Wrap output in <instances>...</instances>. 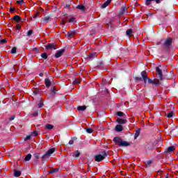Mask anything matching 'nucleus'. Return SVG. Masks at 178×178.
Masks as SVG:
<instances>
[{
    "instance_id": "0eeeda50",
    "label": "nucleus",
    "mask_w": 178,
    "mask_h": 178,
    "mask_svg": "<svg viewBox=\"0 0 178 178\" xmlns=\"http://www.w3.org/2000/svg\"><path fill=\"white\" fill-rule=\"evenodd\" d=\"M63 54H65V49H60L56 53L55 56L56 58H60Z\"/></svg>"
},
{
    "instance_id": "49530a36",
    "label": "nucleus",
    "mask_w": 178,
    "mask_h": 178,
    "mask_svg": "<svg viewBox=\"0 0 178 178\" xmlns=\"http://www.w3.org/2000/svg\"><path fill=\"white\" fill-rule=\"evenodd\" d=\"M55 172H58V169H53L50 171V173H55Z\"/></svg>"
},
{
    "instance_id": "a878e982",
    "label": "nucleus",
    "mask_w": 178,
    "mask_h": 178,
    "mask_svg": "<svg viewBox=\"0 0 178 178\" xmlns=\"http://www.w3.org/2000/svg\"><path fill=\"white\" fill-rule=\"evenodd\" d=\"M69 23H71L72 24H74L76 22V18L72 17L68 20Z\"/></svg>"
},
{
    "instance_id": "2f4dec72",
    "label": "nucleus",
    "mask_w": 178,
    "mask_h": 178,
    "mask_svg": "<svg viewBox=\"0 0 178 178\" xmlns=\"http://www.w3.org/2000/svg\"><path fill=\"white\" fill-rule=\"evenodd\" d=\"M92 131H94V130H92V129H91V128L86 129V132L88 133V134H91V133H92Z\"/></svg>"
},
{
    "instance_id": "09e8293b",
    "label": "nucleus",
    "mask_w": 178,
    "mask_h": 178,
    "mask_svg": "<svg viewBox=\"0 0 178 178\" xmlns=\"http://www.w3.org/2000/svg\"><path fill=\"white\" fill-rule=\"evenodd\" d=\"M9 120H10V121L15 120V115L11 116V117L9 118Z\"/></svg>"
},
{
    "instance_id": "5701e85b",
    "label": "nucleus",
    "mask_w": 178,
    "mask_h": 178,
    "mask_svg": "<svg viewBox=\"0 0 178 178\" xmlns=\"http://www.w3.org/2000/svg\"><path fill=\"white\" fill-rule=\"evenodd\" d=\"M106 23L107 26H111V25H112V23H113V19H108L106 21Z\"/></svg>"
},
{
    "instance_id": "4be33fe9",
    "label": "nucleus",
    "mask_w": 178,
    "mask_h": 178,
    "mask_svg": "<svg viewBox=\"0 0 178 178\" xmlns=\"http://www.w3.org/2000/svg\"><path fill=\"white\" fill-rule=\"evenodd\" d=\"M138 136H140V129H138L136 132H135V135H134V139H137V138L138 137Z\"/></svg>"
},
{
    "instance_id": "f03ea898",
    "label": "nucleus",
    "mask_w": 178,
    "mask_h": 178,
    "mask_svg": "<svg viewBox=\"0 0 178 178\" xmlns=\"http://www.w3.org/2000/svg\"><path fill=\"white\" fill-rule=\"evenodd\" d=\"M108 156V152L106 151L102 152V154H97L95 156V161L96 162H101V161H104L105 158Z\"/></svg>"
},
{
    "instance_id": "412c9836",
    "label": "nucleus",
    "mask_w": 178,
    "mask_h": 178,
    "mask_svg": "<svg viewBox=\"0 0 178 178\" xmlns=\"http://www.w3.org/2000/svg\"><path fill=\"white\" fill-rule=\"evenodd\" d=\"M72 156H74L75 158H79L80 156V152L76 151L74 153H72Z\"/></svg>"
},
{
    "instance_id": "bb28decb",
    "label": "nucleus",
    "mask_w": 178,
    "mask_h": 178,
    "mask_svg": "<svg viewBox=\"0 0 178 178\" xmlns=\"http://www.w3.org/2000/svg\"><path fill=\"white\" fill-rule=\"evenodd\" d=\"M31 159V154H29L28 155L26 156L24 161H29Z\"/></svg>"
},
{
    "instance_id": "6ab92c4d",
    "label": "nucleus",
    "mask_w": 178,
    "mask_h": 178,
    "mask_svg": "<svg viewBox=\"0 0 178 178\" xmlns=\"http://www.w3.org/2000/svg\"><path fill=\"white\" fill-rule=\"evenodd\" d=\"M46 87H51V81L49 79H45Z\"/></svg>"
},
{
    "instance_id": "4d7b16f0",
    "label": "nucleus",
    "mask_w": 178,
    "mask_h": 178,
    "mask_svg": "<svg viewBox=\"0 0 178 178\" xmlns=\"http://www.w3.org/2000/svg\"><path fill=\"white\" fill-rule=\"evenodd\" d=\"M17 30H20V26H17Z\"/></svg>"
},
{
    "instance_id": "c85d7f7f",
    "label": "nucleus",
    "mask_w": 178,
    "mask_h": 178,
    "mask_svg": "<svg viewBox=\"0 0 178 178\" xmlns=\"http://www.w3.org/2000/svg\"><path fill=\"white\" fill-rule=\"evenodd\" d=\"M117 115L118 116H120V118H122V117H123V116H124V113H123V112H121V111H118V112H117Z\"/></svg>"
},
{
    "instance_id": "5fc2aeb1",
    "label": "nucleus",
    "mask_w": 178,
    "mask_h": 178,
    "mask_svg": "<svg viewBox=\"0 0 178 178\" xmlns=\"http://www.w3.org/2000/svg\"><path fill=\"white\" fill-rule=\"evenodd\" d=\"M15 8H10L11 12H15Z\"/></svg>"
},
{
    "instance_id": "a19ab883",
    "label": "nucleus",
    "mask_w": 178,
    "mask_h": 178,
    "mask_svg": "<svg viewBox=\"0 0 178 178\" xmlns=\"http://www.w3.org/2000/svg\"><path fill=\"white\" fill-rule=\"evenodd\" d=\"M33 34V30H29L27 33L28 37H30V35H32Z\"/></svg>"
},
{
    "instance_id": "39448f33",
    "label": "nucleus",
    "mask_w": 178,
    "mask_h": 178,
    "mask_svg": "<svg viewBox=\"0 0 178 178\" xmlns=\"http://www.w3.org/2000/svg\"><path fill=\"white\" fill-rule=\"evenodd\" d=\"M161 42L163 43V45L165 49H168L170 47V45H172V38H168L166 39H163L161 40Z\"/></svg>"
},
{
    "instance_id": "20e7f679",
    "label": "nucleus",
    "mask_w": 178,
    "mask_h": 178,
    "mask_svg": "<svg viewBox=\"0 0 178 178\" xmlns=\"http://www.w3.org/2000/svg\"><path fill=\"white\" fill-rule=\"evenodd\" d=\"M55 151H56V148L53 147L51 149H49V150H47V152L42 156V159H43V161H45V159H49V156H51V155H52V154H54V152H55Z\"/></svg>"
},
{
    "instance_id": "4c0bfd02",
    "label": "nucleus",
    "mask_w": 178,
    "mask_h": 178,
    "mask_svg": "<svg viewBox=\"0 0 178 178\" xmlns=\"http://www.w3.org/2000/svg\"><path fill=\"white\" fill-rule=\"evenodd\" d=\"M29 140H31V135L27 136L25 138H24V141H27Z\"/></svg>"
},
{
    "instance_id": "b1692460",
    "label": "nucleus",
    "mask_w": 178,
    "mask_h": 178,
    "mask_svg": "<svg viewBox=\"0 0 178 178\" xmlns=\"http://www.w3.org/2000/svg\"><path fill=\"white\" fill-rule=\"evenodd\" d=\"M175 149H176V147L175 146H170L168 148V152H173V151H175Z\"/></svg>"
},
{
    "instance_id": "e433bc0d",
    "label": "nucleus",
    "mask_w": 178,
    "mask_h": 178,
    "mask_svg": "<svg viewBox=\"0 0 178 178\" xmlns=\"http://www.w3.org/2000/svg\"><path fill=\"white\" fill-rule=\"evenodd\" d=\"M38 135V132L37 131H33L31 133V136H33V137H35Z\"/></svg>"
},
{
    "instance_id": "8fccbe9b",
    "label": "nucleus",
    "mask_w": 178,
    "mask_h": 178,
    "mask_svg": "<svg viewBox=\"0 0 178 178\" xmlns=\"http://www.w3.org/2000/svg\"><path fill=\"white\" fill-rule=\"evenodd\" d=\"M74 84H80L79 81L75 80L74 81Z\"/></svg>"
},
{
    "instance_id": "de8ad7c7",
    "label": "nucleus",
    "mask_w": 178,
    "mask_h": 178,
    "mask_svg": "<svg viewBox=\"0 0 178 178\" xmlns=\"http://www.w3.org/2000/svg\"><path fill=\"white\" fill-rule=\"evenodd\" d=\"M136 80H137V81H141L143 80V78H141V77H136Z\"/></svg>"
},
{
    "instance_id": "9d476101",
    "label": "nucleus",
    "mask_w": 178,
    "mask_h": 178,
    "mask_svg": "<svg viewBox=\"0 0 178 178\" xmlns=\"http://www.w3.org/2000/svg\"><path fill=\"white\" fill-rule=\"evenodd\" d=\"M95 58H97V54L95 53L90 54L89 56H88V59H89V60H92V59H95Z\"/></svg>"
},
{
    "instance_id": "6e6552de",
    "label": "nucleus",
    "mask_w": 178,
    "mask_h": 178,
    "mask_svg": "<svg viewBox=\"0 0 178 178\" xmlns=\"http://www.w3.org/2000/svg\"><path fill=\"white\" fill-rule=\"evenodd\" d=\"M117 122H118V123H119L120 124H126V123H127V120H126V119H122V118H118V119H117Z\"/></svg>"
},
{
    "instance_id": "f257e3e1",
    "label": "nucleus",
    "mask_w": 178,
    "mask_h": 178,
    "mask_svg": "<svg viewBox=\"0 0 178 178\" xmlns=\"http://www.w3.org/2000/svg\"><path fill=\"white\" fill-rule=\"evenodd\" d=\"M113 141L118 144L119 147H129L130 143L127 141H123L120 137H115L113 138Z\"/></svg>"
},
{
    "instance_id": "cd10ccee",
    "label": "nucleus",
    "mask_w": 178,
    "mask_h": 178,
    "mask_svg": "<svg viewBox=\"0 0 178 178\" xmlns=\"http://www.w3.org/2000/svg\"><path fill=\"white\" fill-rule=\"evenodd\" d=\"M87 107L86 106H81L78 107V111H86Z\"/></svg>"
},
{
    "instance_id": "6e6d98bb",
    "label": "nucleus",
    "mask_w": 178,
    "mask_h": 178,
    "mask_svg": "<svg viewBox=\"0 0 178 178\" xmlns=\"http://www.w3.org/2000/svg\"><path fill=\"white\" fill-rule=\"evenodd\" d=\"M39 76H40V77H42V76H44V74L40 73V74H39Z\"/></svg>"
},
{
    "instance_id": "f8f14e48",
    "label": "nucleus",
    "mask_w": 178,
    "mask_h": 178,
    "mask_svg": "<svg viewBox=\"0 0 178 178\" xmlns=\"http://www.w3.org/2000/svg\"><path fill=\"white\" fill-rule=\"evenodd\" d=\"M112 2V0H107L103 5H102V9H105L106 6H108L109 3Z\"/></svg>"
},
{
    "instance_id": "2eb2a0df",
    "label": "nucleus",
    "mask_w": 178,
    "mask_h": 178,
    "mask_svg": "<svg viewBox=\"0 0 178 178\" xmlns=\"http://www.w3.org/2000/svg\"><path fill=\"white\" fill-rule=\"evenodd\" d=\"M46 49H55V44H49L46 46Z\"/></svg>"
},
{
    "instance_id": "72a5a7b5",
    "label": "nucleus",
    "mask_w": 178,
    "mask_h": 178,
    "mask_svg": "<svg viewBox=\"0 0 178 178\" xmlns=\"http://www.w3.org/2000/svg\"><path fill=\"white\" fill-rule=\"evenodd\" d=\"M146 148H147L149 151H152V149H154V146L152 145H149Z\"/></svg>"
},
{
    "instance_id": "37998d69",
    "label": "nucleus",
    "mask_w": 178,
    "mask_h": 178,
    "mask_svg": "<svg viewBox=\"0 0 178 178\" xmlns=\"http://www.w3.org/2000/svg\"><path fill=\"white\" fill-rule=\"evenodd\" d=\"M11 54H16V47H13L11 49Z\"/></svg>"
},
{
    "instance_id": "aec40b11",
    "label": "nucleus",
    "mask_w": 178,
    "mask_h": 178,
    "mask_svg": "<svg viewBox=\"0 0 178 178\" xmlns=\"http://www.w3.org/2000/svg\"><path fill=\"white\" fill-rule=\"evenodd\" d=\"M47 130H52V129H54V125L51 124H47L45 126Z\"/></svg>"
},
{
    "instance_id": "423d86ee",
    "label": "nucleus",
    "mask_w": 178,
    "mask_h": 178,
    "mask_svg": "<svg viewBox=\"0 0 178 178\" xmlns=\"http://www.w3.org/2000/svg\"><path fill=\"white\" fill-rule=\"evenodd\" d=\"M156 72L157 73V74H159V77L160 79V80H163V75L162 74V70H161V68H159V67H156Z\"/></svg>"
},
{
    "instance_id": "9b49d317",
    "label": "nucleus",
    "mask_w": 178,
    "mask_h": 178,
    "mask_svg": "<svg viewBox=\"0 0 178 178\" xmlns=\"http://www.w3.org/2000/svg\"><path fill=\"white\" fill-rule=\"evenodd\" d=\"M76 34V32L74 31H71L67 33V37L69 38H73V36Z\"/></svg>"
},
{
    "instance_id": "393cba45",
    "label": "nucleus",
    "mask_w": 178,
    "mask_h": 178,
    "mask_svg": "<svg viewBox=\"0 0 178 178\" xmlns=\"http://www.w3.org/2000/svg\"><path fill=\"white\" fill-rule=\"evenodd\" d=\"M13 19V20H15V22H20L21 20L20 17L19 15H15Z\"/></svg>"
},
{
    "instance_id": "864d4df0",
    "label": "nucleus",
    "mask_w": 178,
    "mask_h": 178,
    "mask_svg": "<svg viewBox=\"0 0 178 178\" xmlns=\"http://www.w3.org/2000/svg\"><path fill=\"white\" fill-rule=\"evenodd\" d=\"M60 24H62L63 26H65V24H66V22L63 20V21L60 22Z\"/></svg>"
},
{
    "instance_id": "dca6fc26",
    "label": "nucleus",
    "mask_w": 178,
    "mask_h": 178,
    "mask_svg": "<svg viewBox=\"0 0 178 178\" xmlns=\"http://www.w3.org/2000/svg\"><path fill=\"white\" fill-rule=\"evenodd\" d=\"M76 9H79V10L84 12V10H86V7H84V6L83 5H79L76 6Z\"/></svg>"
},
{
    "instance_id": "f3484780",
    "label": "nucleus",
    "mask_w": 178,
    "mask_h": 178,
    "mask_svg": "<svg viewBox=\"0 0 178 178\" xmlns=\"http://www.w3.org/2000/svg\"><path fill=\"white\" fill-rule=\"evenodd\" d=\"M126 34L128 37H131V35H133V29H128L126 32Z\"/></svg>"
},
{
    "instance_id": "603ef678",
    "label": "nucleus",
    "mask_w": 178,
    "mask_h": 178,
    "mask_svg": "<svg viewBox=\"0 0 178 178\" xmlns=\"http://www.w3.org/2000/svg\"><path fill=\"white\" fill-rule=\"evenodd\" d=\"M33 116H38V112L33 113Z\"/></svg>"
},
{
    "instance_id": "3c124183",
    "label": "nucleus",
    "mask_w": 178,
    "mask_h": 178,
    "mask_svg": "<svg viewBox=\"0 0 178 178\" xmlns=\"http://www.w3.org/2000/svg\"><path fill=\"white\" fill-rule=\"evenodd\" d=\"M65 8H66L67 9H70V5L66 4V5H65Z\"/></svg>"
},
{
    "instance_id": "a211bd4d",
    "label": "nucleus",
    "mask_w": 178,
    "mask_h": 178,
    "mask_svg": "<svg viewBox=\"0 0 178 178\" xmlns=\"http://www.w3.org/2000/svg\"><path fill=\"white\" fill-rule=\"evenodd\" d=\"M127 11V7L123 6L121 8L120 10V15H123V13H126Z\"/></svg>"
},
{
    "instance_id": "79ce46f5",
    "label": "nucleus",
    "mask_w": 178,
    "mask_h": 178,
    "mask_svg": "<svg viewBox=\"0 0 178 178\" xmlns=\"http://www.w3.org/2000/svg\"><path fill=\"white\" fill-rule=\"evenodd\" d=\"M6 41H7L6 39L1 40H0V44H6Z\"/></svg>"
},
{
    "instance_id": "ddd939ff",
    "label": "nucleus",
    "mask_w": 178,
    "mask_h": 178,
    "mask_svg": "<svg viewBox=\"0 0 178 178\" xmlns=\"http://www.w3.org/2000/svg\"><path fill=\"white\" fill-rule=\"evenodd\" d=\"M115 131L118 132L123 131V127L121 124L116 125Z\"/></svg>"
},
{
    "instance_id": "4468645a",
    "label": "nucleus",
    "mask_w": 178,
    "mask_h": 178,
    "mask_svg": "<svg viewBox=\"0 0 178 178\" xmlns=\"http://www.w3.org/2000/svg\"><path fill=\"white\" fill-rule=\"evenodd\" d=\"M22 175V172L17 170H14V176L15 177H19Z\"/></svg>"
},
{
    "instance_id": "473e14b6",
    "label": "nucleus",
    "mask_w": 178,
    "mask_h": 178,
    "mask_svg": "<svg viewBox=\"0 0 178 178\" xmlns=\"http://www.w3.org/2000/svg\"><path fill=\"white\" fill-rule=\"evenodd\" d=\"M42 58H43V59H47L48 58V55L47 54V53H43L41 54Z\"/></svg>"
},
{
    "instance_id": "7c9ffc66",
    "label": "nucleus",
    "mask_w": 178,
    "mask_h": 178,
    "mask_svg": "<svg viewBox=\"0 0 178 178\" xmlns=\"http://www.w3.org/2000/svg\"><path fill=\"white\" fill-rule=\"evenodd\" d=\"M50 19H51V17L47 16V17H44L43 18V20H44V22H49Z\"/></svg>"
},
{
    "instance_id": "58836bf2",
    "label": "nucleus",
    "mask_w": 178,
    "mask_h": 178,
    "mask_svg": "<svg viewBox=\"0 0 178 178\" xmlns=\"http://www.w3.org/2000/svg\"><path fill=\"white\" fill-rule=\"evenodd\" d=\"M152 164V161L149 160L146 162V165L149 166Z\"/></svg>"
},
{
    "instance_id": "c9c22d12",
    "label": "nucleus",
    "mask_w": 178,
    "mask_h": 178,
    "mask_svg": "<svg viewBox=\"0 0 178 178\" xmlns=\"http://www.w3.org/2000/svg\"><path fill=\"white\" fill-rule=\"evenodd\" d=\"M17 3H18V5H23V3H24V0H19L17 1Z\"/></svg>"
},
{
    "instance_id": "13d9d810",
    "label": "nucleus",
    "mask_w": 178,
    "mask_h": 178,
    "mask_svg": "<svg viewBox=\"0 0 178 178\" xmlns=\"http://www.w3.org/2000/svg\"><path fill=\"white\" fill-rule=\"evenodd\" d=\"M38 16V15L36 14V15H35V18H37Z\"/></svg>"
},
{
    "instance_id": "a18cd8bd",
    "label": "nucleus",
    "mask_w": 178,
    "mask_h": 178,
    "mask_svg": "<svg viewBox=\"0 0 178 178\" xmlns=\"http://www.w3.org/2000/svg\"><path fill=\"white\" fill-rule=\"evenodd\" d=\"M69 144H70V145H73V144H74V141L73 140H70L69 141Z\"/></svg>"
},
{
    "instance_id": "ea45409f",
    "label": "nucleus",
    "mask_w": 178,
    "mask_h": 178,
    "mask_svg": "<svg viewBox=\"0 0 178 178\" xmlns=\"http://www.w3.org/2000/svg\"><path fill=\"white\" fill-rule=\"evenodd\" d=\"M167 118H173V112H171V113H169L168 115H167Z\"/></svg>"
},
{
    "instance_id": "7ed1b4c3",
    "label": "nucleus",
    "mask_w": 178,
    "mask_h": 178,
    "mask_svg": "<svg viewBox=\"0 0 178 178\" xmlns=\"http://www.w3.org/2000/svg\"><path fill=\"white\" fill-rule=\"evenodd\" d=\"M141 76L143 77V79L144 80L145 84H147V83H149V84H154V80L151 79H148V75L147 74V72L143 71L141 72Z\"/></svg>"
},
{
    "instance_id": "c756f323",
    "label": "nucleus",
    "mask_w": 178,
    "mask_h": 178,
    "mask_svg": "<svg viewBox=\"0 0 178 178\" xmlns=\"http://www.w3.org/2000/svg\"><path fill=\"white\" fill-rule=\"evenodd\" d=\"M153 84H155L156 86H159V84H161V82H159V80L158 79H154Z\"/></svg>"
},
{
    "instance_id": "c03bdc74",
    "label": "nucleus",
    "mask_w": 178,
    "mask_h": 178,
    "mask_svg": "<svg viewBox=\"0 0 178 178\" xmlns=\"http://www.w3.org/2000/svg\"><path fill=\"white\" fill-rule=\"evenodd\" d=\"M38 108H42V106H44V104H42V102H40L38 103Z\"/></svg>"
},
{
    "instance_id": "1a4fd4ad",
    "label": "nucleus",
    "mask_w": 178,
    "mask_h": 178,
    "mask_svg": "<svg viewBox=\"0 0 178 178\" xmlns=\"http://www.w3.org/2000/svg\"><path fill=\"white\" fill-rule=\"evenodd\" d=\"M152 1H155L156 3H161V0H146L145 5H147V6L151 5Z\"/></svg>"
},
{
    "instance_id": "f704fd0d",
    "label": "nucleus",
    "mask_w": 178,
    "mask_h": 178,
    "mask_svg": "<svg viewBox=\"0 0 178 178\" xmlns=\"http://www.w3.org/2000/svg\"><path fill=\"white\" fill-rule=\"evenodd\" d=\"M33 156H34V158H35V159H39V158H40V154H38V153H35V154H33Z\"/></svg>"
}]
</instances>
